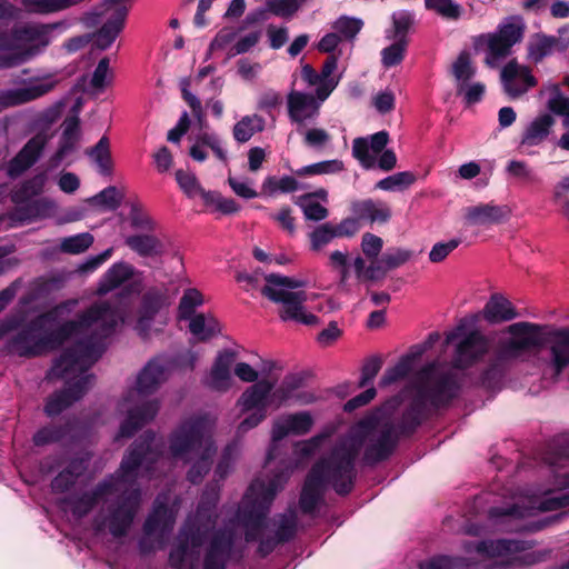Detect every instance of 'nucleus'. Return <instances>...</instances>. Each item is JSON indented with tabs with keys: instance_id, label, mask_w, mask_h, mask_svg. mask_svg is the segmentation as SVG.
Returning <instances> with one entry per match:
<instances>
[{
	"instance_id": "27",
	"label": "nucleus",
	"mask_w": 569,
	"mask_h": 569,
	"mask_svg": "<svg viewBox=\"0 0 569 569\" xmlns=\"http://www.w3.org/2000/svg\"><path fill=\"white\" fill-rule=\"evenodd\" d=\"M510 213L508 206H498L489 202L469 207L466 218L472 224H499L507 221Z\"/></svg>"
},
{
	"instance_id": "54",
	"label": "nucleus",
	"mask_w": 569,
	"mask_h": 569,
	"mask_svg": "<svg viewBox=\"0 0 569 569\" xmlns=\"http://www.w3.org/2000/svg\"><path fill=\"white\" fill-rule=\"evenodd\" d=\"M93 236L89 232H82L64 238L61 241L60 249L62 252L79 254L84 252L92 243Z\"/></svg>"
},
{
	"instance_id": "48",
	"label": "nucleus",
	"mask_w": 569,
	"mask_h": 569,
	"mask_svg": "<svg viewBox=\"0 0 569 569\" xmlns=\"http://www.w3.org/2000/svg\"><path fill=\"white\" fill-rule=\"evenodd\" d=\"M417 181L416 173L401 171L379 180L375 188L383 191H403Z\"/></svg>"
},
{
	"instance_id": "58",
	"label": "nucleus",
	"mask_w": 569,
	"mask_h": 569,
	"mask_svg": "<svg viewBox=\"0 0 569 569\" xmlns=\"http://www.w3.org/2000/svg\"><path fill=\"white\" fill-rule=\"evenodd\" d=\"M337 238L333 230V224L330 222L318 226L312 232L309 233L311 250L319 251L323 246L331 242Z\"/></svg>"
},
{
	"instance_id": "47",
	"label": "nucleus",
	"mask_w": 569,
	"mask_h": 569,
	"mask_svg": "<svg viewBox=\"0 0 569 569\" xmlns=\"http://www.w3.org/2000/svg\"><path fill=\"white\" fill-rule=\"evenodd\" d=\"M264 129V121L261 117L246 116L233 127V137L238 142H247L251 137Z\"/></svg>"
},
{
	"instance_id": "40",
	"label": "nucleus",
	"mask_w": 569,
	"mask_h": 569,
	"mask_svg": "<svg viewBox=\"0 0 569 569\" xmlns=\"http://www.w3.org/2000/svg\"><path fill=\"white\" fill-rule=\"evenodd\" d=\"M133 274L134 267L132 264L124 261L116 262L102 276L98 292L106 295L121 286L124 281L131 279Z\"/></svg>"
},
{
	"instance_id": "57",
	"label": "nucleus",
	"mask_w": 569,
	"mask_h": 569,
	"mask_svg": "<svg viewBox=\"0 0 569 569\" xmlns=\"http://www.w3.org/2000/svg\"><path fill=\"white\" fill-rule=\"evenodd\" d=\"M121 200L122 196L119 194L118 189L114 186H109L91 197L89 202L109 210H116L120 207Z\"/></svg>"
},
{
	"instance_id": "18",
	"label": "nucleus",
	"mask_w": 569,
	"mask_h": 569,
	"mask_svg": "<svg viewBox=\"0 0 569 569\" xmlns=\"http://www.w3.org/2000/svg\"><path fill=\"white\" fill-rule=\"evenodd\" d=\"M501 81L506 93L511 98L520 97L537 84L530 69L519 64L516 60L509 61L502 68Z\"/></svg>"
},
{
	"instance_id": "11",
	"label": "nucleus",
	"mask_w": 569,
	"mask_h": 569,
	"mask_svg": "<svg viewBox=\"0 0 569 569\" xmlns=\"http://www.w3.org/2000/svg\"><path fill=\"white\" fill-rule=\"evenodd\" d=\"M139 489L121 492L117 501L108 507L107 526L114 538L128 535L140 506Z\"/></svg>"
},
{
	"instance_id": "50",
	"label": "nucleus",
	"mask_w": 569,
	"mask_h": 569,
	"mask_svg": "<svg viewBox=\"0 0 569 569\" xmlns=\"http://www.w3.org/2000/svg\"><path fill=\"white\" fill-rule=\"evenodd\" d=\"M343 170L342 161L338 159L333 160H325L317 163H312L309 166H305L295 171L296 176L305 177V176H318V174H329L337 173Z\"/></svg>"
},
{
	"instance_id": "51",
	"label": "nucleus",
	"mask_w": 569,
	"mask_h": 569,
	"mask_svg": "<svg viewBox=\"0 0 569 569\" xmlns=\"http://www.w3.org/2000/svg\"><path fill=\"white\" fill-rule=\"evenodd\" d=\"M203 303V296L197 289H187L180 299L178 313L181 320L190 319L197 307Z\"/></svg>"
},
{
	"instance_id": "1",
	"label": "nucleus",
	"mask_w": 569,
	"mask_h": 569,
	"mask_svg": "<svg viewBox=\"0 0 569 569\" xmlns=\"http://www.w3.org/2000/svg\"><path fill=\"white\" fill-rule=\"evenodd\" d=\"M127 298V295H121L113 301L96 302L79 313L76 320H68L51 329L59 322L66 309V303H59L36 316L10 336L6 342V350L21 358H37L59 349L71 337L92 326H97L93 337L101 341L110 337L118 323L123 321L127 308L123 301Z\"/></svg>"
},
{
	"instance_id": "56",
	"label": "nucleus",
	"mask_w": 569,
	"mask_h": 569,
	"mask_svg": "<svg viewBox=\"0 0 569 569\" xmlns=\"http://www.w3.org/2000/svg\"><path fill=\"white\" fill-rule=\"evenodd\" d=\"M412 369L413 368L408 363V359L401 357L393 367L386 369L382 377L380 378L379 386L388 387L395 382H398L408 377Z\"/></svg>"
},
{
	"instance_id": "14",
	"label": "nucleus",
	"mask_w": 569,
	"mask_h": 569,
	"mask_svg": "<svg viewBox=\"0 0 569 569\" xmlns=\"http://www.w3.org/2000/svg\"><path fill=\"white\" fill-rule=\"evenodd\" d=\"M398 443V433L393 422L382 423L377 439L366 446L362 463L367 467H375L388 460L397 449Z\"/></svg>"
},
{
	"instance_id": "63",
	"label": "nucleus",
	"mask_w": 569,
	"mask_h": 569,
	"mask_svg": "<svg viewBox=\"0 0 569 569\" xmlns=\"http://www.w3.org/2000/svg\"><path fill=\"white\" fill-rule=\"evenodd\" d=\"M569 176L563 177L553 188L552 200L560 204V213L569 221Z\"/></svg>"
},
{
	"instance_id": "60",
	"label": "nucleus",
	"mask_w": 569,
	"mask_h": 569,
	"mask_svg": "<svg viewBox=\"0 0 569 569\" xmlns=\"http://www.w3.org/2000/svg\"><path fill=\"white\" fill-rule=\"evenodd\" d=\"M207 539V530L198 526H184L180 529L177 540L188 541V547L192 550H199Z\"/></svg>"
},
{
	"instance_id": "44",
	"label": "nucleus",
	"mask_w": 569,
	"mask_h": 569,
	"mask_svg": "<svg viewBox=\"0 0 569 569\" xmlns=\"http://www.w3.org/2000/svg\"><path fill=\"white\" fill-rule=\"evenodd\" d=\"M216 453L213 443L204 446L203 450L198 453V459L191 465L187 472V480L192 485H199L212 467V458Z\"/></svg>"
},
{
	"instance_id": "24",
	"label": "nucleus",
	"mask_w": 569,
	"mask_h": 569,
	"mask_svg": "<svg viewBox=\"0 0 569 569\" xmlns=\"http://www.w3.org/2000/svg\"><path fill=\"white\" fill-rule=\"evenodd\" d=\"M274 389V383L268 379H261L248 387L237 401L242 413L250 412L252 409H261L270 406L269 397Z\"/></svg>"
},
{
	"instance_id": "53",
	"label": "nucleus",
	"mask_w": 569,
	"mask_h": 569,
	"mask_svg": "<svg viewBox=\"0 0 569 569\" xmlns=\"http://www.w3.org/2000/svg\"><path fill=\"white\" fill-rule=\"evenodd\" d=\"M408 39H395V42L385 48L381 51V62L386 68H391L399 64L403 58L405 52L407 50Z\"/></svg>"
},
{
	"instance_id": "5",
	"label": "nucleus",
	"mask_w": 569,
	"mask_h": 569,
	"mask_svg": "<svg viewBox=\"0 0 569 569\" xmlns=\"http://www.w3.org/2000/svg\"><path fill=\"white\" fill-rule=\"evenodd\" d=\"M361 443L339 442L330 452L313 463L310 471L339 496L349 495L355 487L357 478L356 460Z\"/></svg>"
},
{
	"instance_id": "8",
	"label": "nucleus",
	"mask_w": 569,
	"mask_h": 569,
	"mask_svg": "<svg viewBox=\"0 0 569 569\" xmlns=\"http://www.w3.org/2000/svg\"><path fill=\"white\" fill-rule=\"evenodd\" d=\"M53 24L26 23L16 26L10 33L0 32V50L12 51L23 63L42 52L50 43Z\"/></svg>"
},
{
	"instance_id": "34",
	"label": "nucleus",
	"mask_w": 569,
	"mask_h": 569,
	"mask_svg": "<svg viewBox=\"0 0 569 569\" xmlns=\"http://www.w3.org/2000/svg\"><path fill=\"white\" fill-rule=\"evenodd\" d=\"M166 380V367L159 359H151L137 378V390L141 395L153 393Z\"/></svg>"
},
{
	"instance_id": "12",
	"label": "nucleus",
	"mask_w": 569,
	"mask_h": 569,
	"mask_svg": "<svg viewBox=\"0 0 569 569\" xmlns=\"http://www.w3.org/2000/svg\"><path fill=\"white\" fill-rule=\"evenodd\" d=\"M236 532L231 528H219L212 532L204 548L202 569H227L232 557Z\"/></svg>"
},
{
	"instance_id": "17",
	"label": "nucleus",
	"mask_w": 569,
	"mask_h": 569,
	"mask_svg": "<svg viewBox=\"0 0 569 569\" xmlns=\"http://www.w3.org/2000/svg\"><path fill=\"white\" fill-rule=\"evenodd\" d=\"M523 29L516 23H507L499 28L497 33L488 38L487 64L495 67L497 61L507 57L511 48L522 39Z\"/></svg>"
},
{
	"instance_id": "15",
	"label": "nucleus",
	"mask_w": 569,
	"mask_h": 569,
	"mask_svg": "<svg viewBox=\"0 0 569 569\" xmlns=\"http://www.w3.org/2000/svg\"><path fill=\"white\" fill-rule=\"evenodd\" d=\"M488 340L480 331L469 332L456 347L452 368L466 370L472 367L488 352Z\"/></svg>"
},
{
	"instance_id": "42",
	"label": "nucleus",
	"mask_w": 569,
	"mask_h": 569,
	"mask_svg": "<svg viewBox=\"0 0 569 569\" xmlns=\"http://www.w3.org/2000/svg\"><path fill=\"white\" fill-rule=\"evenodd\" d=\"M48 176L46 171L39 172L33 177L26 179L17 186L11 192V201L14 204H20L31 200L33 197L40 196L47 183Z\"/></svg>"
},
{
	"instance_id": "52",
	"label": "nucleus",
	"mask_w": 569,
	"mask_h": 569,
	"mask_svg": "<svg viewBox=\"0 0 569 569\" xmlns=\"http://www.w3.org/2000/svg\"><path fill=\"white\" fill-rule=\"evenodd\" d=\"M451 72L459 84L466 83L475 76L476 69L472 66L471 57L468 51L459 53L451 66Z\"/></svg>"
},
{
	"instance_id": "37",
	"label": "nucleus",
	"mask_w": 569,
	"mask_h": 569,
	"mask_svg": "<svg viewBox=\"0 0 569 569\" xmlns=\"http://www.w3.org/2000/svg\"><path fill=\"white\" fill-rule=\"evenodd\" d=\"M171 305L169 290L166 286L149 288L141 298L139 311L146 319H154L159 311Z\"/></svg>"
},
{
	"instance_id": "29",
	"label": "nucleus",
	"mask_w": 569,
	"mask_h": 569,
	"mask_svg": "<svg viewBox=\"0 0 569 569\" xmlns=\"http://www.w3.org/2000/svg\"><path fill=\"white\" fill-rule=\"evenodd\" d=\"M556 118L551 113H541L532 119L521 134L520 144L536 147L543 143L553 131Z\"/></svg>"
},
{
	"instance_id": "55",
	"label": "nucleus",
	"mask_w": 569,
	"mask_h": 569,
	"mask_svg": "<svg viewBox=\"0 0 569 569\" xmlns=\"http://www.w3.org/2000/svg\"><path fill=\"white\" fill-rule=\"evenodd\" d=\"M129 222L131 228L139 231L153 232L157 223L153 219L142 209L139 203H132L129 212Z\"/></svg>"
},
{
	"instance_id": "25",
	"label": "nucleus",
	"mask_w": 569,
	"mask_h": 569,
	"mask_svg": "<svg viewBox=\"0 0 569 569\" xmlns=\"http://www.w3.org/2000/svg\"><path fill=\"white\" fill-rule=\"evenodd\" d=\"M124 244L141 258H159L166 252L163 241L153 232H138L124 238Z\"/></svg>"
},
{
	"instance_id": "49",
	"label": "nucleus",
	"mask_w": 569,
	"mask_h": 569,
	"mask_svg": "<svg viewBox=\"0 0 569 569\" xmlns=\"http://www.w3.org/2000/svg\"><path fill=\"white\" fill-rule=\"evenodd\" d=\"M80 0H23L22 3L27 11L32 13H52L67 9Z\"/></svg>"
},
{
	"instance_id": "36",
	"label": "nucleus",
	"mask_w": 569,
	"mask_h": 569,
	"mask_svg": "<svg viewBox=\"0 0 569 569\" xmlns=\"http://www.w3.org/2000/svg\"><path fill=\"white\" fill-rule=\"evenodd\" d=\"M50 90L44 83H30L21 88L4 90L0 93V103L14 106L30 102Z\"/></svg>"
},
{
	"instance_id": "30",
	"label": "nucleus",
	"mask_w": 569,
	"mask_h": 569,
	"mask_svg": "<svg viewBox=\"0 0 569 569\" xmlns=\"http://www.w3.org/2000/svg\"><path fill=\"white\" fill-rule=\"evenodd\" d=\"M56 203L49 198L31 199L27 202L16 204L12 218L20 222L46 219L54 213Z\"/></svg>"
},
{
	"instance_id": "23",
	"label": "nucleus",
	"mask_w": 569,
	"mask_h": 569,
	"mask_svg": "<svg viewBox=\"0 0 569 569\" xmlns=\"http://www.w3.org/2000/svg\"><path fill=\"white\" fill-rule=\"evenodd\" d=\"M350 210L360 222H368L370 224L387 223L392 216L391 208L388 203L371 198L352 201Z\"/></svg>"
},
{
	"instance_id": "45",
	"label": "nucleus",
	"mask_w": 569,
	"mask_h": 569,
	"mask_svg": "<svg viewBox=\"0 0 569 569\" xmlns=\"http://www.w3.org/2000/svg\"><path fill=\"white\" fill-rule=\"evenodd\" d=\"M268 512L269 508L262 505L258 498H247V493L244 495L241 516L246 525L263 527Z\"/></svg>"
},
{
	"instance_id": "7",
	"label": "nucleus",
	"mask_w": 569,
	"mask_h": 569,
	"mask_svg": "<svg viewBox=\"0 0 569 569\" xmlns=\"http://www.w3.org/2000/svg\"><path fill=\"white\" fill-rule=\"evenodd\" d=\"M337 67L338 58L335 54L325 60L320 72L305 64L300 72L305 91L290 92L287 107H319L339 83V77L335 76Z\"/></svg>"
},
{
	"instance_id": "32",
	"label": "nucleus",
	"mask_w": 569,
	"mask_h": 569,
	"mask_svg": "<svg viewBox=\"0 0 569 569\" xmlns=\"http://www.w3.org/2000/svg\"><path fill=\"white\" fill-rule=\"evenodd\" d=\"M72 110L76 111V113L64 119L62 124L63 131L59 141V147L51 158V161L56 164L61 162L64 157L74 149L76 143L79 140L80 118L78 111L81 109Z\"/></svg>"
},
{
	"instance_id": "28",
	"label": "nucleus",
	"mask_w": 569,
	"mask_h": 569,
	"mask_svg": "<svg viewBox=\"0 0 569 569\" xmlns=\"http://www.w3.org/2000/svg\"><path fill=\"white\" fill-rule=\"evenodd\" d=\"M78 423L79 420L72 417L59 423L46 425L33 433L32 442L37 447L60 442L71 436Z\"/></svg>"
},
{
	"instance_id": "39",
	"label": "nucleus",
	"mask_w": 569,
	"mask_h": 569,
	"mask_svg": "<svg viewBox=\"0 0 569 569\" xmlns=\"http://www.w3.org/2000/svg\"><path fill=\"white\" fill-rule=\"evenodd\" d=\"M173 523L174 518L169 507L163 502H159L154 505L152 511L148 515L142 530L146 536H152L157 531L164 533L172 529Z\"/></svg>"
},
{
	"instance_id": "26",
	"label": "nucleus",
	"mask_w": 569,
	"mask_h": 569,
	"mask_svg": "<svg viewBox=\"0 0 569 569\" xmlns=\"http://www.w3.org/2000/svg\"><path fill=\"white\" fill-rule=\"evenodd\" d=\"M88 468V460L82 457H72L67 466L51 480L50 488L53 493L69 492L83 476Z\"/></svg>"
},
{
	"instance_id": "43",
	"label": "nucleus",
	"mask_w": 569,
	"mask_h": 569,
	"mask_svg": "<svg viewBox=\"0 0 569 569\" xmlns=\"http://www.w3.org/2000/svg\"><path fill=\"white\" fill-rule=\"evenodd\" d=\"M87 154L93 159L101 176L109 177L112 174L113 161L110 141L107 136H102L91 149L87 150Z\"/></svg>"
},
{
	"instance_id": "20",
	"label": "nucleus",
	"mask_w": 569,
	"mask_h": 569,
	"mask_svg": "<svg viewBox=\"0 0 569 569\" xmlns=\"http://www.w3.org/2000/svg\"><path fill=\"white\" fill-rule=\"evenodd\" d=\"M159 411L157 400L144 401L128 411L127 418L121 422L117 438H131L144 425L150 422Z\"/></svg>"
},
{
	"instance_id": "9",
	"label": "nucleus",
	"mask_w": 569,
	"mask_h": 569,
	"mask_svg": "<svg viewBox=\"0 0 569 569\" xmlns=\"http://www.w3.org/2000/svg\"><path fill=\"white\" fill-rule=\"evenodd\" d=\"M436 368V362H429L417 372L420 386L416 396L421 397L426 406L430 403L431 407L438 409L449 405L458 396L460 385L450 372L440 375L431 382Z\"/></svg>"
},
{
	"instance_id": "35",
	"label": "nucleus",
	"mask_w": 569,
	"mask_h": 569,
	"mask_svg": "<svg viewBox=\"0 0 569 569\" xmlns=\"http://www.w3.org/2000/svg\"><path fill=\"white\" fill-rule=\"evenodd\" d=\"M518 317L511 302L500 293H493L483 308V318L489 323L509 321Z\"/></svg>"
},
{
	"instance_id": "21",
	"label": "nucleus",
	"mask_w": 569,
	"mask_h": 569,
	"mask_svg": "<svg viewBox=\"0 0 569 569\" xmlns=\"http://www.w3.org/2000/svg\"><path fill=\"white\" fill-rule=\"evenodd\" d=\"M313 426V418L308 411L290 413L277 420L271 430L273 441H280L288 435H307Z\"/></svg>"
},
{
	"instance_id": "62",
	"label": "nucleus",
	"mask_w": 569,
	"mask_h": 569,
	"mask_svg": "<svg viewBox=\"0 0 569 569\" xmlns=\"http://www.w3.org/2000/svg\"><path fill=\"white\" fill-rule=\"evenodd\" d=\"M297 532V518L295 513L281 515L274 537L281 543H286L295 538Z\"/></svg>"
},
{
	"instance_id": "13",
	"label": "nucleus",
	"mask_w": 569,
	"mask_h": 569,
	"mask_svg": "<svg viewBox=\"0 0 569 569\" xmlns=\"http://www.w3.org/2000/svg\"><path fill=\"white\" fill-rule=\"evenodd\" d=\"M569 48V26L561 27L558 36L535 33L527 44V57L535 64L556 52L562 53Z\"/></svg>"
},
{
	"instance_id": "19",
	"label": "nucleus",
	"mask_w": 569,
	"mask_h": 569,
	"mask_svg": "<svg viewBox=\"0 0 569 569\" xmlns=\"http://www.w3.org/2000/svg\"><path fill=\"white\" fill-rule=\"evenodd\" d=\"M388 142L389 133L386 130L378 131L368 138H356L352 141V156L362 168L372 169L376 167V154L385 151Z\"/></svg>"
},
{
	"instance_id": "61",
	"label": "nucleus",
	"mask_w": 569,
	"mask_h": 569,
	"mask_svg": "<svg viewBox=\"0 0 569 569\" xmlns=\"http://www.w3.org/2000/svg\"><path fill=\"white\" fill-rule=\"evenodd\" d=\"M362 28V21L356 18L342 16L337 19L332 29L346 39H353Z\"/></svg>"
},
{
	"instance_id": "31",
	"label": "nucleus",
	"mask_w": 569,
	"mask_h": 569,
	"mask_svg": "<svg viewBox=\"0 0 569 569\" xmlns=\"http://www.w3.org/2000/svg\"><path fill=\"white\" fill-rule=\"evenodd\" d=\"M326 489L327 486L323 481L317 478L309 470L299 498V508L301 512L305 515L313 513L320 501L323 499Z\"/></svg>"
},
{
	"instance_id": "4",
	"label": "nucleus",
	"mask_w": 569,
	"mask_h": 569,
	"mask_svg": "<svg viewBox=\"0 0 569 569\" xmlns=\"http://www.w3.org/2000/svg\"><path fill=\"white\" fill-rule=\"evenodd\" d=\"M543 326L539 323L520 321L507 327L509 338L500 339L495 351V359L482 371L480 386L487 390L499 388L505 377V365L517 360L523 355L541 349L539 333Z\"/></svg>"
},
{
	"instance_id": "59",
	"label": "nucleus",
	"mask_w": 569,
	"mask_h": 569,
	"mask_svg": "<svg viewBox=\"0 0 569 569\" xmlns=\"http://www.w3.org/2000/svg\"><path fill=\"white\" fill-rule=\"evenodd\" d=\"M425 4L446 19H458L461 13V7L453 0H425Z\"/></svg>"
},
{
	"instance_id": "41",
	"label": "nucleus",
	"mask_w": 569,
	"mask_h": 569,
	"mask_svg": "<svg viewBox=\"0 0 569 569\" xmlns=\"http://www.w3.org/2000/svg\"><path fill=\"white\" fill-rule=\"evenodd\" d=\"M526 542L515 539H500L496 541H479L476 550L480 555L488 557H502L513 553H519L526 550Z\"/></svg>"
},
{
	"instance_id": "6",
	"label": "nucleus",
	"mask_w": 569,
	"mask_h": 569,
	"mask_svg": "<svg viewBox=\"0 0 569 569\" xmlns=\"http://www.w3.org/2000/svg\"><path fill=\"white\" fill-rule=\"evenodd\" d=\"M264 280L266 284L261 288V295L273 303L281 305L278 315L282 321H295L309 327L319 323L317 316L306 311V291L287 290L303 288L307 284L306 281L280 273L266 274Z\"/></svg>"
},
{
	"instance_id": "33",
	"label": "nucleus",
	"mask_w": 569,
	"mask_h": 569,
	"mask_svg": "<svg viewBox=\"0 0 569 569\" xmlns=\"http://www.w3.org/2000/svg\"><path fill=\"white\" fill-rule=\"evenodd\" d=\"M234 357L236 353L231 350H223L218 353L210 371L209 386L211 389L217 391H227L229 389L231 379L230 369Z\"/></svg>"
},
{
	"instance_id": "3",
	"label": "nucleus",
	"mask_w": 569,
	"mask_h": 569,
	"mask_svg": "<svg viewBox=\"0 0 569 569\" xmlns=\"http://www.w3.org/2000/svg\"><path fill=\"white\" fill-rule=\"evenodd\" d=\"M154 437L153 431H144L131 443L114 473L99 481L92 490L66 497L62 502L70 507L72 515L86 517L108 496L121 492L122 485L136 482L139 468L153 453Z\"/></svg>"
},
{
	"instance_id": "22",
	"label": "nucleus",
	"mask_w": 569,
	"mask_h": 569,
	"mask_svg": "<svg viewBox=\"0 0 569 569\" xmlns=\"http://www.w3.org/2000/svg\"><path fill=\"white\" fill-rule=\"evenodd\" d=\"M428 413L429 408L422 402V398L415 396L408 407L402 411L399 420L393 423L398 433V440L400 437H410L413 435L428 418Z\"/></svg>"
},
{
	"instance_id": "46",
	"label": "nucleus",
	"mask_w": 569,
	"mask_h": 569,
	"mask_svg": "<svg viewBox=\"0 0 569 569\" xmlns=\"http://www.w3.org/2000/svg\"><path fill=\"white\" fill-rule=\"evenodd\" d=\"M189 330L201 341H207L220 332L216 318H206L203 313L193 315L190 319Z\"/></svg>"
},
{
	"instance_id": "16",
	"label": "nucleus",
	"mask_w": 569,
	"mask_h": 569,
	"mask_svg": "<svg viewBox=\"0 0 569 569\" xmlns=\"http://www.w3.org/2000/svg\"><path fill=\"white\" fill-rule=\"evenodd\" d=\"M59 110L60 109H49L32 121L30 130L37 131V133L21 148L20 156L22 158H30L31 162L39 160L46 144L51 138L49 130L58 118L59 113L57 111Z\"/></svg>"
},
{
	"instance_id": "10",
	"label": "nucleus",
	"mask_w": 569,
	"mask_h": 569,
	"mask_svg": "<svg viewBox=\"0 0 569 569\" xmlns=\"http://www.w3.org/2000/svg\"><path fill=\"white\" fill-rule=\"evenodd\" d=\"M208 443L213 442L207 437V420L197 416L182 421L170 435L169 450L173 458L188 461L190 455L200 453Z\"/></svg>"
},
{
	"instance_id": "64",
	"label": "nucleus",
	"mask_w": 569,
	"mask_h": 569,
	"mask_svg": "<svg viewBox=\"0 0 569 569\" xmlns=\"http://www.w3.org/2000/svg\"><path fill=\"white\" fill-rule=\"evenodd\" d=\"M412 257V251L403 248H393L381 256V263L386 269H396L408 262Z\"/></svg>"
},
{
	"instance_id": "38",
	"label": "nucleus",
	"mask_w": 569,
	"mask_h": 569,
	"mask_svg": "<svg viewBox=\"0 0 569 569\" xmlns=\"http://www.w3.org/2000/svg\"><path fill=\"white\" fill-rule=\"evenodd\" d=\"M199 561L200 551L190 549L186 540H177L169 551L168 565L172 569H197Z\"/></svg>"
},
{
	"instance_id": "2",
	"label": "nucleus",
	"mask_w": 569,
	"mask_h": 569,
	"mask_svg": "<svg viewBox=\"0 0 569 569\" xmlns=\"http://www.w3.org/2000/svg\"><path fill=\"white\" fill-rule=\"evenodd\" d=\"M103 353V345L90 336L63 350L48 372V378L64 379L66 387L47 397L43 413L54 418L83 398L91 388L94 375L88 370Z\"/></svg>"
}]
</instances>
